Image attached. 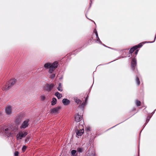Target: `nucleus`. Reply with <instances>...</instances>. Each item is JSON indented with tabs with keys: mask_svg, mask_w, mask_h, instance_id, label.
Listing matches in <instances>:
<instances>
[{
	"mask_svg": "<svg viewBox=\"0 0 156 156\" xmlns=\"http://www.w3.org/2000/svg\"><path fill=\"white\" fill-rule=\"evenodd\" d=\"M84 131L83 129L80 130L77 132L76 134L78 136H80L83 134Z\"/></svg>",
	"mask_w": 156,
	"mask_h": 156,
	"instance_id": "13",
	"label": "nucleus"
},
{
	"mask_svg": "<svg viewBox=\"0 0 156 156\" xmlns=\"http://www.w3.org/2000/svg\"><path fill=\"white\" fill-rule=\"evenodd\" d=\"M76 152V151L75 150H73L71 151V154L72 155V156H75V153Z\"/></svg>",
	"mask_w": 156,
	"mask_h": 156,
	"instance_id": "18",
	"label": "nucleus"
},
{
	"mask_svg": "<svg viewBox=\"0 0 156 156\" xmlns=\"http://www.w3.org/2000/svg\"><path fill=\"white\" fill-rule=\"evenodd\" d=\"M54 86L53 83L48 84L46 85V89L48 91H50Z\"/></svg>",
	"mask_w": 156,
	"mask_h": 156,
	"instance_id": "4",
	"label": "nucleus"
},
{
	"mask_svg": "<svg viewBox=\"0 0 156 156\" xmlns=\"http://www.w3.org/2000/svg\"><path fill=\"white\" fill-rule=\"evenodd\" d=\"M95 34H96V36H97V37L98 38V39H99L97 32H96L95 33Z\"/></svg>",
	"mask_w": 156,
	"mask_h": 156,
	"instance_id": "27",
	"label": "nucleus"
},
{
	"mask_svg": "<svg viewBox=\"0 0 156 156\" xmlns=\"http://www.w3.org/2000/svg\"><path fill=\"white\" fill-rule=\"evenodd\" d=\"M57 89L60 91L61 92L62 91L63 89L61 83H58V86L57 87Z\"/></svg>",
	"mask_w": 156,
	"mask_h": 156,
	"instance_id": "16",
	"label": "nucleus"
},
{
	"mask_svg": "<svg viewBox=\"0 0 156 156\" xmlns=\"http://www.w3.org/2000/svg\"><path fill=\"white\" fill-rule=\"evenodd\" d=\"M138 51V50H137L135 52V54L137 55Z\"/></svg>",
	"mask_w": 156,
	"mask_h": 156,
	"instance_id": "28",
	"label": "nucleus"
},
{
	"mask_svg": "<svg viewBox=\"0 0 156 156\" xmlns=\"http://www.w3.org/2000/svg\"><path fill=\"white\" fill-rule=\"evenodd\" d=\"M12 108L10 106L6 107L5 109L6 113L8 115L11 114L12 112Z\"/></svg>",
	"mask_w": 156,
	"mask_h": 156,
	"instance_id": "8",
	"label": "nucleus"
},
{
	"mask_svg": "<svg viewBox=\"0 0 156 156\" xmlns=\"http://www.w3.org/2000/svg\"><path fill=\"white\" fill-rule=\"evenodd\" d=\"M55 95L58 98V99H60L62 97V95L58 92L55 93Z\"/></svg>",
	"mask_w": 156,
	"mask_h": 156,
	"instance_id": "15",
	"label": "nucleus"
},
{
	"mask_svg": "<svg viewBox=\"0 0 156 156\" xmlns=\"http://www.w3.org/2000/svg\"><path fill=\"white\" fill-rule=\"evenodd\" d=\"M26 148H27L25 146H24L23 147L22 149V150L23 152H24L25 151V150L26 149Z\"/></svg>",
	"mask_w": 156,
	"mask_h": 156,
	"instance_id": "24",
	"label": "nucleus"
},
{
	"mask_svg": "<svg viewBox=\"0 0 156 156\" xmlns=\"http://www.w3.org/2000/svg\"><path fill=\"white\" fill-rule=\"evenodd\" d=\"M41 99L43 101H44L45 99V97L44 96H42L40 97Z\"/></svg>",
	"mask_w": 156,
	"mask_h": 156,
	"instance_id": "23",
	"label": "nucleus"
},
{
	"mask_svg": "<svg viewBox=\"0 0 156 156\" xmlns=\"http://www.w3.org/2000/svg\"><path fill=\"white\" fill-rule=\"evenodd\" d=\"M58 62H55L52 63H46L44 65V67L45 69H49V73H51L57 67Z\"/></svg>",
	"mask_w": 156,
	"mask_h": 156,
	"instance_id": "1",
	"label": "nucleus"
},
{
	"mask_svg": "<svg viewBox=\"0 0 156 156\" xmlns=\"http://www.w3.org/2000/svg\"><path fill=\"white\" fill-rule=\"evenodd\" d=\"M82 119L81 115H79V114L76 115L75 116V120L76 122H80Z\"/></svg>",
	"mask_w": 156,
	"mask_h": 156,
	"instance_id": "9",
	"label": "nucleus"
},
{
	"mask_svg": "<svg viewBox=\"0 0 156 156\" xmlns=\"http://www.w3.org/2000/svg\"><path fill=\"white\" fill-rule=\"evenodd\" d=\"M136 105L138 106H140L141 105V102L137 100L136 101Z\"/></svg>",
	"mask_w": 156,
	"mask_h": 156,
	"instance_id": "20",
	"label": "nucleus"
},
{
	"mask_svg": "<svg viewBox=\"0 0 156 156\" xmlns=\"http://www.w3.org/2000/svg\"><path fill=\"white\" fill-rule=\"evenodd\" d=\"M87 130H89V131L90 130L89 129H88V128H87Z\"/></svg>",
	"mask_w": 156,
	"mask_h": 156,
	"instance_id": "30",
	"label": "nucleus"
},
{
	"mask_svg": "<svg viewBox=\"0 0 156 156\" xmlns=\"http://www.w3.org/2000/svg\"><path fill=\"white\" fill-rule=\"evenodd\" d=\"M56 99L55 98H53L51 101V105H55L56 103Z\"/></svg>",
	"mask_w": 156,
	"mask_h": 156,
	"instance_id": "17",
	"label": "nucleus"
},
{
	"mask_svg": "<svg viewBox=\"0 0 156 156\" xmlns=\"http://www.w3.org/2000/svg\"><path fill=\"white\" fill-rule=\"evenodd\" d=\"M29 122V119H27L20 126L21 128H25L27 127L29 125L28 122Z\"/></svg>",
	"mask_w": 156,
	"mask_h": 156,
	"instance_id": "5",
	"label": "nucleus"
},
{
	"mask_svg": "<svg viewBox=\"0 0 156 156\" xmlns=\"http://www.w3.org/2000/svg\"><path fill=\"white\" fill-rule=\"evenodd\" d=\"M77 151L79 152H81L83 151V149L81 148H78L77 149Z\"/></svg>",
	"mask_w": 156,
	"mask_h": 156,
	"instance_id": "25",
	"label": "nucleus"
},
{
	"mask_svg": "<svg viewBox=\"0 0 156 156\" xmlns=\"http://www.w3.org/2000/svg\"><path fill=\"white\" fill-rule=\"evenodd\" d=\"M55 74H53L51 75L50 76V78H51L52 79H53L54 77H55Z\"/></svg>",
	"mask_w": 156,
	"mask_h": 156,
	"instance_id": "19",
	"label": "nucleus"
},
{
	"mask_svg": "<svg viewBox=\"0 0 156 156\" xmlns=\"http://www.w3.org/2000/svg\"><path fill=\"white\" fill-rule=\"evenodd\" d=\"M88 156H94V155L93 154H89Z\"/></svg>",
	"mask_w": 156,
	"mask_h": 156,
	"instance_id": "29",
	"label": "nucleus"
},
{
	"mask_svg": "<svg viewBox=\"0 0 156 156\" xmlns=\"http://www.w3.org/2000/svg\"><path fill=\"white\" fill-rule=\"evenodd\" d=\"M10 88L9 86L8 82L6 83L3 84L2 87V89L3 90H7L9 89Z\"/></svg>",
	"mask_w": 156,
	"mask_h": 156,
	"instance_id": "7",
	"label": "nucleus"
},
{
	"mask_svg": "<svg viewBox=\"0 0 156 156\" xmlns=\"http://www.w3.org/2000/svg\"><path fill=\"white\" fill-rule=\"evenodd\" d=\"M136 59L135 58H133L131 62V67L133 69L135 68L136 65Z\"/></svg>",
	"mask_w": 156,
	"mask_h": 156,
	"instance_id": "12",
	"label": "nucleus"
},
{
	"mask_svg": "<svg viewBox=\"0 0 156 156\" xmlns=\"http://www.w3.org/2000/svg\"><path fill=\"white\" fill-rule=\"evenodd\" d=\"M74 100L75 101L76 103H77V104H80L81 102V101L77 97H74Z\"/></svg>",
	"mask_w": 156,
	"mask_h": 156,
	"instance_id": "14",
	"label": "nucleus"
},
{
	"mask_svg": "<svg viewBox=\"0 0 156 156\" xmlns=\"http://www.w3.org/2000/svg\"><path fill=\"white\" fill-rule=\"evenodd\" d=\"M8 128L5 129L4 130L5 133H7V134L8 133V134H9L10 136H11V133H10V134H9V132H8Z\"/></svg>",
	"mask_w": 156,
	"mask_h": 156,
	"instance_id": "21",
	"label": "nucleus"
},
{
	"mask_svg": "<svg viewBox=\"0 0 156 156\" xmlns=\"http://www.w3.org/2000/svg\"><path fill=\"white\" fill-rule=\"evenodd\" d=\"M62 102L64 105H68L69 104L70 101L67 99L64 98L62 100Z\"/></svg>",
	"mask_w": 156,
	"mask_h": 156,
	"instance_id": "11",
	"label": "nucleus"
},
{
	"mask_svg": "<svg viewBox=\"0 0 156 156\" xmlns=\"http://www.w3.org/2000/svg\"><path fill=\"white\" fill-rule=\"evenodd\" d=\"M142 46V44H139L138 46H135L133 47V48H131L130 51L129 52L130 53H132L136 49L138 48H140Z\"/></svg>",
	"mask_w": 156,
	"mask_h": 156,
	"instance_id": "10",
	"label": "nucleus"
},
{
	"mask_svg": "<svg viewBox=\"0 0 156 156\" xmlns=\"http://www.w3.org/2000/svg\"><path fill=\"white\" fill-rule=\"evenodd\" d=\"M60 109V107H57L51 109L50 110V112H51L52 113H58Z\"/></svg>",
	"mask_w": 156,
	"mask_h": 156,
	"instance_id": "3",
	"label": "nucleus"
},
{
	"mask_svg": "<svg viewBox=\"0 0 156 156\" xmlns=\"http://www.w3.org/2000/svg\"><path fill=\"white\" fill-rule=\"evenodd\" d=\"M136 82L138 85H139L140 84V81L139 79L137 77L136 78Z\"/></svg>",
	"mask_w": 156,
	"mask_h": 156,
	"instance_id": "22",
	"label": "nucleus"
},
{
	"mask_svg": "<svg viewBox=\"0 0 156 156\" xmlns=\"http://www.w3.org/2000/svg\"><path fill=\"white\" fill-rule=\"evenodd\" d=\"M79 106H81V107H82V106L81 105H80Z\"/></svg>",
	"mask_w": 156,
	"mask_h": 156,
	"instance_id": "31",
	"label": "nucleus"
},
{
	"mask_svg": "<svg viewBox=\"0 0 156 156\" xmlns=\"http://www.w3.org/2000/svg\"><path fill=\"white\" fill-rule=\"evenodd\" d=\"M27 134V133L26 132H20L17 135L16 138L17 140L21 139L23 137H25Z\"/></svg>",
	"mask_w": 156,
	"mask_h": 156,
	"instance_id": "2",
	"label": "nucleus"
},
{
	"mask_svg": "<svg viewBox=\"0 0 156 156\" xmlns=\"http://www.w3.org/2000/svg\"><path fill=\"white\" fill-rule=\"evenodd\" d=\"M19 152L18 151H16L14 154L15 156H18Z\"/></svg>",
	"mask_w": 156,
	"mask_h": 156,
	"instance_id": "26",
	"label": "nucleus"
},
{
	"mask_svg": "<svg viewBox=\"0 0 156 156\" xmlns=\"http://www.w3.org/2000/svg\"><path fill=\"white\" fill-rule=\"evenodd\" d=\"M16 82V80L15 79H12L10 80L8 82L11 88L12 86L14 85Z\"/></svg>",
	"mask_w": 156,
	"mask_h": 156,
	"instance_id": "6",
	"label": "nucleus"
}]
</instances>
